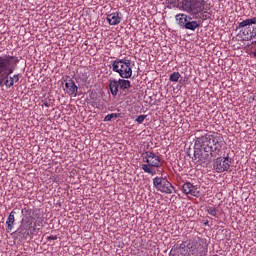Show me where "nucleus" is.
Instances as JSON below:
<instances>
[{
	"label": "nucleus",
	"mask_w": 256,
	"mask_h": 256,
	"mask_svg": "<svg viewBox=\"0 0 256 256\" xmlns=\"http://www.w3.org/2000/svg\"><path fill=\"white\" fill-rule=\"evenodd\" d=\"M223 138L215 132L198 131L194 138V161L205 163L221 155Z\"/></svg>",
	"instance_id": "obj_1"
},
{
	"label": "nucleus",
	"mask_w": 256,
	"mask_h": 256,
	"mask_svg": "<svg viewBox=\"0 0 256 256\" xmlns=\"http://www.w3.org/2000/svg\"><path fill=\"white\" fill-rule=\"evenodd\" d=\"M19 58L9 54L0 55V87L11 88L15 85V78L11 75L15 73Z\"/></svg>",
	"instance_id": "obj_2"
},
{
	"label": "nucleus",
	"mask_w": 256,
	"mask_h": 256,
	"mask_svg": "<svg viewBox=\"0 0 256 256\" xmlns=\"http://www.w3.org/2000/svg\"><path fill=\"white\" fill-rule=\"evenodd\" d=\"M186 247L188 249V256H206L207 253H209V244L207 243V239L195 237L190 239L188 243L181 244L180 248L171 250L170 256H186Z\"/></svg>",
	"instance_id": "obj_3"
},
{
	"label": "nucleus",
	"mask_w": 256,
	"mask_h": 256,
	"mask_svg": "<svg viewBox=\"0 0 256 256\" xmlns=\"http://www.w3.org/2000/svg\"><path fill=\"white\" fill-rule=\"evenodd\" d=\"M205 7H207L205 0H184L182 2V11L193 19H199L204 13H207Z\"/></svg>",
	"instance_id": "obj_4"
},
{
	"label": "nucleus",
	"mask_w": 256,
	"mask_h": 256,
	"mask_svg": "<svg viewBox=\"0 0 256 256\" xmlns=\"http://www.w3.org/2000/svg\"><path fill=\"white\" fill-rule=\"evenodd\" d=\"M142 161V171L148 173V175H155V169H159L162 166L161 157L153 151H145L141 154Z\"/></svg>",
	"instance_id": "obj_5"
},
{
	"label": "nucleus",
	"mask_w": 256,
	"mask_h": 256,
	"mask_svg": "<svg viewBox=\"0 0 256 256\" xmlns=\"http://www.w3.org/2000/svg\"><path fill=\"white\" fill-rule=\"evenodd\" d=\"M240 30L242 41H252L256 37V17L247 18L236 26V31Z\"/></svg>",
	"instance_id": "obj_6"
},
{
	"label": "nucleus",
	"mask_w": 256,
	"mask_h": 256,
	"mask_svg": "<svg viewBox=\"0 0 256 256\" xmlns=\"http://www.w3.org/2000/svg\"><path fill=\"white\" fill-rule=\"evenodd\" d=\"M112 71L118 73L122 79H131L133 76V69H131V60L116 59L111 62Z\"/></svg>",
	"instance_id": "obj_7"
},
{
	"label": "nucleus",
	"mask_w": 256,
	"mask_h": 256,
	"mask_svg": "<svg viewBox=\"0 0 256 256\" xmlns=\"http://www.w3.org/2000/svg\"><path fill=\"white\" fill-rule=\"evenodd\" d=\"M110 93L112 97H117L119 94V89L122 91H125V89H130L131 88V81L124 79H110L109 84H108Z\"/></svg>",
	"instance_id": "obj_8"
},
{
	"label": "nucleus",
	"mask_w": 256,
	"mask_h": 256,
	"mask_svg": "<svg viewBox=\"0 0 256 256\" xmlns=\"http://www.w3.org/2000/svg\"><path fill=\"white\" fill-rule=\"evenodd\" d=\"M153 185L157 191H160V193H166L167 195H171V193L175 191L173 184L163 177H155L153 179Z\"/></svg>",
	"instance_id": "obj_9"
},
{
	"label": "nucleus",
	"mask_w": 256,
	"mask_h": 256,
	"mask_svg": "<svg viewBox=\"0 0 256 256\" xmlns=\"http://www.w3.org/2000/svg\"><path fill=\"white\" fill-rule=\"evenodd\" d=\"M30 233H35V226H33V217L26 216L22 219L21 225L18 229V233L24 237H28Z\"/></svg>",
	"instance_id": "obj_10"
},
{
	"label": "nucleus",
	"mask_w": 256,
	"mask_h": 256,
	"mask_svg": "<svg viewBox=\"0 0 256 256\" xmlns=\"http://www.w3.org/2000/svg\"><path fill=\"white\" fill-rule=\"evenodd\" d=\"M229 167H231V158H217L214 162V169L216 173H225V171H229Z\"/></svg>",
	"instance_id": "obj_11"
},
{
	"label": "nucleus",
	"mask_w": 256,
	"mask_h": 256,
	"mask_svg": "<svg viewBox=\"0 0 256 256\" xmlns=\"http://www.w3.org/2000/svg\"><path fill=\"white\" fill-rule=\"evenodd\" d=\"M182 191L185 195H192V197H199V190L197 186L193 185L191 182H186L182 186Z\"/></svg>",
	"instance_id": "obj_12"
},
{
	"label": "nucleus",
	"mask_w": 256,
	"mask_h": 256,
	"mask_svg": "<svg viewBox=\"0 0 256 256\" xmlns=\"http://www.w3.org/2000/svg\"><path fill=\"white\" fill-rule=\"evenodd\" d=\"M65 87L67 89L66 93H68L70 97H77L79 87L76 86L75 81H73V79L68 78V80L65 83Z\"/></svg>",
	"instance_id": "obj_13"
},
{
	"label": "nucleus",
	"mask_w": 256,
	"mask_h": 256,
	"mask_svg": "<svg viewBox=\"0 0 256 256\" xmlns=\"http://www.w3.org/2000/svg\"><path fill=\"white\" fill-rule=\"evenodd\" d=\"M106 20L109 25H119L123 21V14L121 12H113L107 15Z\"/></svg>",
	"instance_id": "obj_14"
},
{
	"label": "nucleus",
	"mask_w": 256,
	"mask_h": 256,
	"mask_svg": "<svg viewBox=\"0 0 256 256\" xmlns=\"http://www.w3.org/2000/svg\"><path fill=\"white\" fill-rule=\"evenodd\" d=\"M176 19V23L177 25H179V27H184L187 24V21L189 19V15L185 14V13H179L175 16Z\"/></svg>",
	"instance_id": "obj_15"
},
{
	"label": "nucleus",
	"mask_w": 256,
	"mask_h": 256,
	"mask_svg": "<svg viewBox=\"0 0 256 256\" xmlns=\"http://www.w3.org/2000/svg\"><path fill=\"white\" fill-rule=\"evenodd\" d=\"M13 225H15V211H12L6 221V231L11 233L13 231Z\"/></svg>",
	"instance_id": "obj_16"
},
{
	"label": "nucleus",
	"mask_w": 256,
	"mask_h": 256,
	"mask_svg": "<svg viewBox=\"0 0 256 256\" xmlns=\"http://www.w3.org/2000/svg\"><path fill=\"white\" fill-rule=\"evenodd\" d=\"M183 1L184 0H168V3L173 9H179V11H182Z\"/></svg>",
	"instance_id": "obj_17"
},
{
	"label": "nucleus",
	"mask_w": 256,
	"mask_h": 256,
	"mask_svg": "<svg viewBox=\"0 0 256 256\" xmlns=\"http://www.w3.org/2000/svg\"><path fill=\"white\" fill-rule=\"evenodd\" d=\"M199 28V22L197 21H187L184 29H189L190 31H195V29Z\"/></svg>",
	"instance_id": "obj_18"
},
{
	"label": "nucleus",
	"mask_w": 256,
	"mask_h": 256,
	"mask_svg": "<svg viewBox=\"0 0 256 256\" xmlns=\"http://www.w3.org/2000/svg\"><path fill=\"white\" fill-rule=\"evenodd\" d=\"M205 211L211 215V217H217V208L214 206H206Z\"/></svg>",
	"instance_id": "obj_19"
},
{
	"label": "nucleus",
	"mask_w": 256,
	"mask_h": 256,
	"mask_svg": "<svg viewBox=\"0 0 256 256\" xmlns=\"http://www.w3.org/2000/svg\"><path fill=\"white\" fill-rule=\"evenodd\" d=\"M179 79H181V74L179 72H173L169 76V81H171L172 83H177V81H179Z\"/></svg>",
	"instance_id": "obj_20"
},
{
	"label": "nucleus",
	"mask_w": 256,
	"mask_h": 256,
	"mask_svg": "<svg viewBox=\"0 0 256 256\" xmlns=\"http://www.w3.org/2000/svg\"><path fill=\"white\" fill-rule=\"evenodd\" d=\"M44 107H53V100L50 98H44L42 100Z\"/></svg>",
	"instance_id": "obj_21"
},
{
	"label": "nucleus",
	"mask_w": 256,
	"mask_h": 256,
	"mask_svg": "<svg viewBox=\"0 0 256 256\" xmlns=\"http://www.w3.org/2000/svg\"><path fill=\"white\" fill-rule=\"evenodd\" d=\"M117 117H119V114L117 113L108 114L105 116L104 121H111L112 119H117Z\"/></svg>",
	"instance_id": "obj_22"
},
{
	"label": "nucleus",
	"mask_w": 256,
	"mask_h": 256,
	"mask_svg": "<svg viewBox=\"0 0 256 256\" xmlns=\"http://www.w3.org/2000/svg\"><path fill=\"white\" fill-rule=\"evenodd\" d=\"M145 119H147V115H140L136 118V121L141 124L143 123V121H145Z\"/></svg>",
	"instance_id": "obj_23"
},
{
	"label": "nucleus",
	"mask_w": 256,
	"mask_h": 256,
	"mask_svg": "<svg viewBox=\"0 0 256 256\" xmlns=\"http://www.w3.org/2000/svg\"><path fill=\"white\" fill-rule=\"evenodd\" d=\"M13 77H14V82L19 83V79H21V74H14Z\"/></svg>",
	"instance_id": "obj_24"
},
{
	"label": "nucleus",
	"mask_w": 256,
	"mask_h": 256,
	"mask_svg": "<svg viewBox=\"0 0 256 256\" xmlns=\"http://www.w3.org/2000/svg\"><path fill=\"white\" fill-rule=\"evenodd\" d=\"M38 225V227H43V220H38L37 222L34 223V227Z\"/></svg>",
	"instance_id": "obj_25"
}]
</instances>
